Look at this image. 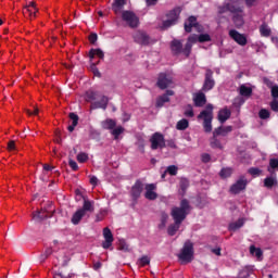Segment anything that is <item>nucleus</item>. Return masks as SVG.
Returning a JSON list of instances; mask_svg holds the SVG:
<instances>
[{
	"label": "nucleus",
	"mask_w": 278,
	"mask_h": 278,
	"mask_svg": "<svg viewBox=\"0 0 278 278\" xmlns=\"http://www.w3.org/2000/svg\"><path fill=\"white\" fill-rule=\"evenodd\" d=\"M227 13L231 14L235 27L240 29L244 25V4H242V0H225L218 7V14Z\"/></svg>",
	"instance_id": "f257e3e1"
},
{
	"label": "nucleus",
	"mask_w": 278,
	"mask_h": 278,
	"mask_svg": "<svg viewBox=\"0 0 278 278\" xmlns=\"http://www.w3.org/2000/svg\"><path fill=\"white\" fill-rule=\"evenodd\" d=\"M190 210H192V206H190V201H188V199H182L180 201V205L174 206L170 211V216L174 223H184V220L188 218Z\"/></svg>",
	"instance_id": "f03ea898"
},
{
	"label": "nucleus",
	"mask_w": 278,
	"mask_h": 278,
	"mask_svg": "<svg viewBox=\"0 0 278 278\" xmlns=\"http://www.w3.org/2000/svg\"><path fill=\"white\" fill-rule=\"evenodd\" d=\"M199 121H203L204 131L211 134L212 131V121H214V105L207 104L205 110H203L198 115Z\"/></svg>",
	"instance_id": "7ed1b4c3"
},
{
	"label": "nucleus",
	"mask_w": 278,
	"mask_h": 278,
	"mask_svg": "<svg viewBox=\"0 0 278 278\" xmlns=\"http://www.w3.org/2000/svg\"><path fill=\"white\" fill-rule=\"evenodd\" d=\"M178 258L182 264H190L192 260H194V244L192 241H186L180 253L178 254Z\"/></svg>",
	"instance_id": "20e7f679"
},
{
	"label": "nucleus",
	"mask_w": 278,
	"mask_h": 278,
	"mask_svg": "<svg viewBox=\"0 0 278 278\" xmlns=\"http://www.w3.org/2000/svg\"><path fill=\"white\" fill-rule=\"evenodd\" d=\"M122 21L130 27V29H136L140 25V17L134 13V11H122Z\"/></svg>",
	"instance_id": "39448f33"
},
{
	"label": "nucleus",
	"mask_w": 278,
	"mask_h": 278,
	"mask_svg": "<svg viewBox=\"0 0 278 278\" xmlns=\"http://www.w3.org/2000/svg\"><path fill=\"white\" fill-rule=\"evenodd\" d=\"M175 81L173 80V76L166 73H160L156 80V87L160 90H166V88H173Z\"/></svg>",
	"instance_id": "423d86ee"
},
{
	"label": "nucleus",
	"mask_w": 278,
	"mask_h": 278,
	"mask_svg": "<svg viewBox=\"0 0 278 278\" xmlns=\"http://www.w3.org/2000/svg\"><path fill=\"white\" fill-rule=\"evenodd\" d=\"M150 142L152 151H157V149H166V139H164V135L161 132H154L150 138Z\"/></svg>",
	"instance_id": "0eeeda50"
},
{
	"label": "nucleus",
	"mask_w": 278,
	"mask_h": 278,
	"mask_svg": "<svg viewBox=\"0 0 278 278\" xmlns=\"http://www.w3.org/2000/svg\"><path fill=\"white\" fill-rule=\"evenodd\" d=\"M214 86H216V80H214V71L206 68L202 92H210V90L214 89Z\"/></svg>",
	"instance_id": "6e6552de"
},
{
	"label": "nucleus",
	"mask_w": 278,
	"mask_h": 278,
	"mask_svg": "<svg viewBox=\"0 0 278 278\" xmlns=\"http://www.w3.org/2000/svg\"><path fill=\"white\" fill-rule=\"evenodd\" d=\"M249 181L244 176H241L233 185L230 187L231 194H240L242 190H247Z\"/></svg>",
	"instance_id": "1a4fd4ad"
},
{
	"label": "nucleus",
	"mask_w": 278,
	"mask_h": 278,
	"mask_svg": "<svg viewBox=\"0 0 278 278\" xmlns=\"http://www.w3.org/2000/svg\"><path fill=\"white\" fill-rule=\"evenodd\" d=\"M134 41L137 42V45H142L143 47H147L149 45L151 38L147 35L144 30H137L132 35Z\"/></svg>",
	"instance_id": "9d476101"
},
{
	"label": "nucleus",
	"mask_w": 278,
	"mask_h": 278,
	"mask_svg": "<svg viewBox=\"0 0 278 278\" xmlns=\"http://www.w3.org/2000/svg\"><path fill=\"white\" fill-rule=\"evenodd\" d=\"M229 36L232 38V40H235V42H237V45H240V47H247V36L240 34L236 29L229 30Z\"/></svg>",
	"instance_id": "9b49d317"
},
{
	"label": "nucleus",
	"mask_w": 278,
	"mask_h": 278,
	"mask_svg": "<svg viewBox=\"0 0 278 278\" xmlns=\"http://www.w3.org/2000/svg\"><path fill=\"white\" fill-rule=\"evenodd\" d=\"M142 190H144V184H142L140 180H136L135 185L131 187L130 190V194L134 201H138V199H140Z\"/></svg>",
	"instance_id": "f8f14e48"
},
{
	"label": "nucleus",
	"mask_w": 278,
	"mask_h": 278,
	"mask_svg": "<svg viewBox=\"0 0 278 278\" xmlns=\"http://www.w3.org/2000/svg\"><path fill=\"white\" fill-rule=\"evenodd\" d=\"M103 238L102 249H110L112 242H114V235H112V230L109 227L103 229Z\"/></svg>",
	"instance_id": "ddd939ff"
},
{
	"label": "nucleus",
	"mask_w": 278,
	"mask_h": 278,
	"mask_svg": "<svg viewBox=\"0 0 278 278\" xmlns=\"http://www.w3.org/2000/svg\"><path fill=\"white\" fill-rule=\"evenodd\" d=\"M110 103V98L108 96H102L100 101H94L91 103V110H108V104Z\"/></svg>",
	"instance_id": "4468645a"
},
{
	"label": "nucleus",
	"mask_w": 278,
	"mask_h": 278,
	"mask_svg": "<svg viewBox=\"0 0 278 278\" xmlns=\"http://www.w3.org/2000/svg\"><path fill=\"white\" fill-rule=\"evenodd\" d=\"M174 94H175V91L170 89L166 90L164 94L160 96L156 99V108H164V103L170 102L169 97H173Z\"/></svg>",
	"instance_id": "2eb2a0df"
},
{
	"label": "nucleus",
	"mask_w": 278,
	"mask_h": 278,
	"mask_svg": "<svg viewBox=\"0 0 278 278\" xmlns=\"http://www.w3.org/2000/svg\"><path fill=\"white\" fill-rule=\"evenodd\" d=\"M156 188L154 184L146 185L144 198L148 199V201H155V199H157V192L154 191Z\"/></svg>",
	"instance_id": "dca6fc26"
},
{
	"label": "nucleus",
	"mask_w": 278,
	"mask_h": 278,
	"mask_svg": "<svg viewBox=\"0 0 278 278\" xmlns=\"http://www.w3.org/2000/svg\"><path fill=\"white\" fill-rule=\"evenodd\" d=\"M170 49L174 55H180V53H184V43L179 39H174L170 42Z\"/></svg>",
	"instance_id": "f3484780"
},
{
	"label": "nucleus",
	"mask_w": 278,
	"mask_h": 278,
	"mask_svg": "<svg viewBox=\"0 0 278 278\" xmlns=\"http://www.w3.org/2000/svg\"><path fill=\"white\" fill-rule=\"evenodd\" d=\"M125 5H127V0H114L112 3V11L114 14H123Z\"/></svg>",
	"instance_id": "a211bd4d"
},
{
	"label": "nucleus",
	"mask_w": 278,
	"mask_h": 278,
	"mask_svg": "<svg viewBox=\"0 0 278 278\" xmlns=\"http://www.w3.org/2000/svg\"><path fill=\"white\" fill-rule=\"evenodd\" d=\"M217 118L222 124L227 123V121L231 118V110H229L228 108L219 110Z\"/></svg>",
	"instance_id": "6ab92c4d"
},
{
	"label": "nucleus",
	"mask_w": 278,
	"mask_h": 278,
	"mask_svg": "<svg viewBox=\"0 0 278 278\" xmlns=\"http://www.w3.org/2000/svg\"><path fill=\"white\" fill-rule=\"evenodd\" d=\"M193 103L195 108H203L205 103H207V98L205 97V93L199 92L193 98Z\"/></svg>",
	"instance_id": "aec40b11"
},
{
	"label": "nucleus",
	"mask_w": 278,
	"mask_h": 278,
	"mask_svg": "<svg viewBox=\"0 0 278 278\" xmlns=\"http://www.w3.org/2000/svg\"><path fill=\"white\" fill-rule=\"evenodd\" d=\"M179 14H181V9L178 7L169 11L166 14V16H167V20L173 21V23H177V20L179 18Z\"/></svg>",
	"instance_id": "412c9836"
},
{
	"label": "nucleus",
	"mask_w": 278,
	"mask_h": 278,
	"mask_svg": "<svg viewBox=\"0 0 278 278\" xmlns=\"http://www.w3.org/2000/svg\"><path fill=\"white\" fill-rule=\"evenodd\" d=\"M48 215L45 211H36L33 213V219L35 223H42V220H47Z\"/></svg>",
	"instance_id": "4be33fe9"
},
{
	"label": "nucleus",
	"mask_w": 278,
	"mask_h": 278,
	"mask_svg": "<svg viewBox=\"0 0 278 278\" xmlns=\"http://www.w3.org/2000/svg\"><path fill=\"white\" fill-rule=\"evenodd\" d=\"M86 216V213L81 211L80 208L76 211L72 216V224L73 225H79L81 223V218Z\"/></svg>",
	"instance_id": "5701e85b"
},
{
	"label": "nucleus",
	"mask_w": 278,
	"mask_h": 278,
	"mask_svg": "<svg viewBox=\"0 0 278 278\" xmlns=\"http://www.w3.org/2000/svg\"><path fill=\"white\" fill-rule=\"evenodd\" d=\"M70 118L72 121V125L67 127V130L70 132H73L75 131V126L79 125V115H77L76 113H70Z\"/></svg>",
	"instance_id": "b1692460"
},
{
	"label": "nucleus",
	"mask_w": 278,
	"mask_h": 278,
	"mask_svg": "<svg viewBox=\"0 0 278 278\" xmlns=\"http://www.w3.org/2000/svg\"><path fill=\"white\" fill-rule=\"evenodd\" d=\"M36 12H38V8L31 9L30 7H24L23 14L24 16H28V18L31 21L36 18Z\"/></svg>",
	"instance_id": "393cba45"
},
{
	"label": "nucleus",
	"mask_w": 278,
	"mask_h": 278,
	"mask_svg": "<svg viewBox=\"0 0 278 278\" xmlns=\"http://www.w3.org/2000/svg\"><path fill=\"white\" fill-rule=\"evenodd\" d=\"M101 127L102 129H108L111 130L114 129L116 127V121L112 119V118H108L105 121L101 122Z\"/></svg>",
	"instance_id": "a878e982"
},
{
	"label": "nucleus",
	"mask_w": 278,
	"mask_h": 278,
	"mask_svg": "<svg viewBox=\"0 0 278 278\" xmlns=\"http://www.w3.org/2000/svg\"><path fill=\"white\" fill-rule=\"evenodd\" d=\"M244 227V219L239 218L237 222L229 224V231H238V229Z\"/></svg>",
	"instance_id": "bb28decb"
},
{
	"label": "nucleus",
	"mask_w": 278,
	"mask_h": 278,
	"mask_svg": "<svg viewBox=\"0 0 278 278\" xmlns=\"http://www.w3.org/2000/svg\"><path fill=\"white\" fill-rule=\"evenodd\" d=\"M97 55V58H99L100 60H103V58H105V53L103 52V50L101 49H91L89 51V58L90 60H94V56Z\"/></svg>",
	"instance_id": "cd10ccee"
},
{
	"label": "nucleus",
	"mask_w": 278,
	"mask_h": 278,
	"mask_svg": "<svg viewBox=\"0 0 278 278\" xmlns=\"http://www.w3.org/2000/svg\"><path fill=\"white\" fill-rule=\"evenodd\" d=\"M260 34L261 36H263V38H268L270 34H273V30L270 29V27H268V24L263 23L260 26Z\"/></svg>",
	"instance_id": "c85d7f7f"
},
{
	"label": "nucleus",
	"mask_w": 278,
	"mask_h": 278,
	"mask_svg": "<svg viewBox=\"0 0 278 278\" xmlns=\"http://www.w3.org/2000/svg\"><path fill=\"white\" fill-rule=\"evenodd\" d=\"M188 127H190V122H188V119H186V118L178 121L176 124V129L178 131H186V129H188Z\"/></svg>",
	"instance_id": "c756f323"
},
{
	"label": "nucleus",
	"mask_w": 278,
	"mask_h": 278,
	"mask_svg": "<svg viewBox=\"0 0 278 278\" xmlns=\"http://www.w3.org/2000/svg\"><path fill=\"white\" fill-rule=\"evenodd\" d=\"M181 227V223L174 222V224H170L167 228L168 236H175L177 233V230Z\"/></svg>",
	"instance_id": "7c9ffc66"
},
{
	"label": "nucleus",
	"mask_w": 278,
	"mask_h": 278,
	"mask_svg": "<svg viewBox=\"0 0 278 278\" xmlns=\"http://www.w3.org/2000/svg\"><path fill=\"white\" fill-rule=\"evenodd\" d=\"M97 97H99V92L93 91V90H88L85 93V99L88 103L92 102V101H97Z\"/></svg>",
	"instance_id": "2f4dec72"
},
{
	"label": "nucleus",
	"mask_w": 278,
	"mask_h": 278,
	"mask_svg": "<svg viewBox=\"0 0 278 278\" xmlns=\"http://www.w3.org/2000/svg\"><path fill=\"white\" fill-rule=\"evenodd\" d=\"M239 92L241 97H251V94H253V89L251 87H247L245 85H241Z\"/></svg>",
	"instance_id": "473e14b6"
},
{
	"label": "nucleus",
	"mask_w": 278,
	"mask_h": 278,
	"mask_svg": "<svg viewBox=\"0 0 278 278\" xmlns=\"http://www.w3.org/2000/svg\"><path fill=\"white\" fill-rule=\"evenodd\" d=\"M80 211L84 212L85 214L86 212H94V206H92V202L90 200L84 199V204Z\"/></svg>",
	"instance_id": "72a5a7b5"
},
{
	"label": "nucleus",
	"mask_w": 278,
	"mask_h": 278,
	"mask_svg": "<svg viewBox=\"0 0 278 278\" xmlns=\"http://www.w3.org/2000/svg\"><path fill=\"white\" fill-rule=\"evenodd\" d=\"M50 255H53V249L52 248H47L42 254L39 256V262L40 264L45 263V261L50 257Z\"/></svg>",
	"instance_id": "f704fd0d"
},
{
	"label": "nucleus",
	"mask_w": 278,
	"mask_h": 278,
	"mask_svg": "<svg viewBox=\"0 0 278 278\" xmlns=\"http://www.w3.org/2000/svg\"><path fill=\"white\" fill-rule=\"evenodd\" d=\"M250 253H251V255H255V257H257V260H260L262 257V255H264V253L262 252V249L255 248V245L250 247Z\"/></svg>",
	"instance_id": "c9c22d12"
},
{
	"label": "nucleus",
	"mask_w": 278,
	"mask_h": 278,
	"mask_svg": "<svg viewBox=\"0 0 278 278\" xmlns=\"http://www.w3.org/2000/svg\"><path fill=\"white\" fill-rule=\"evenodd\" d=\"M179 186H180V190H182L185 194L186 190L190 188V180H188V178H180Z\"/></svg>",
	"instance_id": "e433bc0d"
},
{
	"label": "nucleus",
	"mask_w": 278,
	"mask_h": 278,
	"mask_svg": "<svg viewBox=\"0 0 278 278\" xmlns=\"http://www.w3.org/2000/svg\"><path fill=\"white\" fill-rule=\"evenodd\" d=\"M123 131H125V128H123V126H117L116 128L111 130L112 136H114V140H118V137L121 136V134H123Z\"/></svg>",
	"instance_id": "4c0bfd02"
},
{
	"label": "nucleus",
	"mask_w": 278,
	"mask_h": 278,
	"mask_svg": "<svg viewBox=\"0 0 278 278\" xmlns=\"http://www.w3.org/2000/svg\"><path fill=\"white\" fill-rule=\"evenodd\" d=\"M231 168L226 167V168H222V170L219 172V177H222V179H227V177H231Z\"/></svg>",
	"instance_id": "58836bf2"
},
{
	"label": "nucleus",
	"mask_w": 278,
	"mask_h": 278,
	"mask_svg": "<svg viewBox=\"0 0 278 278\" xmlns=\"http://www.w3.org/2000/svg\"><path fill=\"white\" fill-rule=\"evenodd\" d=\"M76 160L77 162H79V164H86V161L89 160L88 153L86 152L78 153L76 156Z\"/></svg>",
	"instance_id": "ea45409f"
},
{
	"label": "nucleus",
	"mask_w": 278,
	"mask_h": 278,
	"mask_svg": "<svg viewBox=\"0 0 278 278\" xmlns=\"http://www.w3.org/2000/svg\"><path fill=\"white\" fill-rule=\"evenodd\" d=\"M178 170H179V167H177L176 165H169L167 166L165 173H168V175H170L172 177H175Z\"/></svg>",
	"instance_id": "a19ab883"
},
{
	"label": "nucleus",
	"mask_w": 278,
	"mask_h": 278,
	"mask_svg": "<svg viewBox=\"0 0 278 278\" xmlns=\"http://www.w3.org/2000/svg\"><path fill=\"white\" fill-rule=\"evenodd\" d=\"M182 53L186 58H190V53H192V43L187 41L185 48H182Z\"/></svg>",
	"instance_id": "79ce46f5"
},
{
	"label": "nucleus",
	"mask_w": 278,
	"mask_h": 278,
	"mask_svg": "<svg viewBox=\"0 0 278 278\" xmlns=\"http://www.w3.org/2000/svg\"><path fill=\"white\" fill-rule=\"evenodd\" d=\"M198 42H212L210 34H201L198 36Z\"/></svg>",
	"instance_id": "37998d69"
},
{
	"label": "nucleus",
	"mask_w": 278,
	"mask_h": 278,
	"mask_svg": "<svg viewBox=\"0 0 278 278\" xmlns=\"http://www.w3.org/2000/svg\"><path fill=\"white\" fill-rule=\"evenodd\" d=\"M275 184H277V180H275V178H273V177H267L264 179L265 188H273V186H275Z\"/></svg>",
	"instance_id": "c03bdc74"
},
{
	"label": "nucleus",
	"mask_w": 278,
	"mask_h": 278,
	"mask_svg": "<svg viewBox=\"0 0 278 278\" xmlns=\"http://www.w3.org/2000/svg\"><path fill=\"white\" fill-rule=\"evenodd\" d=\"M149 264H151V258L147 255H143L139 258V266H149Z\"/></svg>",
	"instance_id": "a18cd8bd"
},
{
	"label": "nucleus",
	"mask_w": 278,
	"mask_h": 278,
	"mask_svg": "<svg viewBox=\"0 0 278 278\" xmlns=\"http://www.w3.org/2000/svg\"><path fill=\"white\" fill-rule=\"evenodd\" d=\"M258 116H260V118H262V121H266V118H270V111L266 110V109H262L258 112Z\"/></svg>",
	"instance_id": "49530a36"
},
{
	"label": "nucleus",
	"mask_w": 278,
	"mask_h": 278,
	"mask_svg": "<svg viewBox=\"0 0 278 278\" xmlns=\"http://www.w3.org/2000/svg\"><path fill=\"white\" fill-rule=\"evenodd\" d=\"M211 147H212V149H223V144L220 143V140H218L214 136H213V138L211 140Z\"/></svg>",
	"instance_id": "de8ad7c7"
},
{
	"label": "nucleus",
	"mask_w": 278,
	"mask_h": 278,
	"mask_svg": "<svg viewBox=\"0 0 278 278\" xmlns=\"http://www.w3.org/2000/svg\"><path fill=\"white\" fill-rule=\"evenodd\" d=\"M185 116L188 118H193L194 117V110L192 109V104H189L184 113Z\"/></svg>",
	"instance_id": "09e8293b"
},
{
	"label": "nucleus",
	"mask_w": 278,
	"mask_h": 278,
	"mask_svg": "<svg viewBox=\"0 0 278 278\" xmlns=\"http://www.w3.org/2000/svg\"><path fill=\"white\" fill-rule=\"evenodd\" d=\"M248 173L250 175H252V177H260V175H262V169L257 168V167H251Z\"/></svg>",
	"instance_id": "8fccbe9b"
},
{
	"label": "nucleus",
	"mask_w": 278,
	"mask_h": 278,
	"mask_svg": "<svg viewBox=\"0 0 278 278\" xmlns=\"http://www.w3.org/2000/svg\"><path fill=\"white\" fill-rule=\"evenodd\" d=\"M270 168H273V170H275V168H278V159L269 160L268 173H270Z\"/></svg>",
	"instance_id": "3c124183"
},
{
	"label": "nucleus",
	"mask_w": 278,
	"mask_h": 278,
	"mask_svg": "<svg viewBox=\"0 0 278 278\" xmlns=\"http://www.w3.org/2000/svg\"><path fill=\"white\" fill-rule=\"evenodd\" d=\"M173 25H176V23L167 18L166 21H163L162 29H168V27H173Z\"/></svg>",
	"instance_id": "603ef678"
},
{
	"label": "nucleus",
	"mask_w": 278,
	"mask_h": 278,
	"mask_svg": "<svg viewBox=\"0 0 278 278\" xmlns=\"http://www.w3.org/2000/svg\"><path fill=\"white\" fill-rule=\"evenodd\" d=\"M271 97L273 100H277L278 99V85H274L271 88Z\"/></svg>",
	"instance_id": "864d4df0"
},
{
	"label": "nucleus",
	"mask_w": 278,
	"mask_h": 278,
	"mask_svg": "<svg viewBox=\"0 0 278 278\" xmlns=\"http://www.w3.org/2000/svg\"><path fill=\"white\" fill-rule=\"evenodd\" d=\"M213 136L214 138L218 137V136H225V132L223 130V126L217 127L214 131H213Z\"/></svg>",
	"instance_id": "5fc2aeb1"
},
{
	"label": "nucleus",
	"mask_w": 278,
	"mask_h": 278,
	"mask_svg": "<svg viewBox=\"0 0 278 278\" xmlns=\"http://www.w3.org/2000/svg\"><path fill=\"white\" fill-rule=\"evenodd\" d=\"M187 21L190 23V25H193L194 27H199V23L197 22V16L191 15L188 17Z\"/></svg>",
	"instance_id": "6e6d98bb"
},
{
	"label": "nucleus",
	"mask_w": 278,
	"mask_h": 278,
	"mask_svg": "<svg viewBox=\"0 0 278 278\" xmlns=\"http://www.w3.org/2000/svg\"><path fill=\"white\" fill-rule=\"evenodd\" d=\"M187 42H190V45H194V43L199 42V36H197V35L189 36Z\"/></svg>",
	"instance_id": "4d7b16f0"
},
{
	"label": "nucleus",
	"mask_w": 278,
	"mask_h": 278,
	"mask_svg": "<svg viewBox=\"0 0 278 278\" xmlns=\"http://www.w3.org/2000/svg\"><path fill=\"white\" fill-rule=\"evenodd\" d=\"M119 251H129V245L125 240H119Z\"/></svg>",
	"instance_id": "13d9d810"
},
{
	"label": "nucleus",
	"mask_w": 278,
	"mask_h": 278,
	"mask_svg": "<svg viewBox=\"0 0 278 278\" xmlns=\"http://www.w3.org/2000/svg\"><path fill=\"white\" fill-rule=\"evenodd\" d=\"M68 164L72 170H79V165H77V162L73 161V159H70Z\"/></svg>",
	"instance_id": "bf43d9fd"
},
{
	"label": "nucleus",
	"mask_w": 278,
	"mask_h": 278,
	"mask_svg": "<svg viewBox=\"0 0 278 278\" xmlns=\"http://www.w3.org/2000/svg\"><path fill=\"white\" fill-rule=\"evenodd\" d=\"M97 40H99V36L97 35V33H92L89 35V42L91 45H94V42H97Z\"/></svg>",
	"instance_id": "052dcab7"
},
{
	"label": "nucleus",
	"mask_w": 278,
	"mask_h": 278,
	"mask_svg": "<svg viewBox=\"0 0 278 278\" xmlns=\"http://www.w3.org/2000/svg\"><path fill=\"white\" fill-rule=\"evenodd\" d=\"M8 151H16V142L14 140L8 142Z\"/></svg>",
	"instance_id": "680f3d73"
},
{
	"label": "nucleus",
	"mask_w": 278,
	"mask_h": 278,
	"mask_svg": "<svg viewBox=\"0 0 278 278\" xmlns=\"http://www.w3.org/2000/svg\"><path fill=\"white\" fill-rule=\"evenodd\" d=\"M270 110H273V112H278V100H273L270 103Z\"/></svg>",
	"instance_id": "e2e57ef3"
},
{
	"label": "nucleus",
	"mask_w": 278,
	"mask_h": 278,
	"mask_svg": "<svg viewBox=\"0 0 278 278\" xmlns=\"http://www.w3.org/2000/svg\"><path fill=\"white\" fill-rule=\"evenodd\" d=\"M201 160H202L203 164H207L210 162V160H212V156L207 153H203L201 155Z\"/></svg>",
	"instance_id": "0e129e2a"
},
{
	"label": "nucleus",
	"mask_w": 278,
	"mask_h": 278,
	"mask_svg": "<svg viewBox=\"0 0 278 278\" xmlns=\"http://www.w3.org/2000/svg\"><path fill=\"white\" fill-rule=\"evenodd\" d=\"M192 27L194 26L190 24L188 21L185 22V31H187V34H190L192 31Z\"/></svg>",
	"instance_id": "69168bd1"
},
{
	"label": "nucleus",
	"mask_w": 278,
	"mask_h": 278,
	"mask_svg": "<svg viewBox=\"0 0 278 278\" xmlns=\"http://www.w3.org/2000/svg\"><path fill=\"white\" fill-rule=\"evenodd\" d=\"M263 84H265V86H267V88H273L275 86L273 80H270L266 77L263 78Z\"/></svg>",
	"instance_id": "338daca9"
},
{
	"label": "nucleus",
	"mask_w": 278,
	"mask_h": 278,
	"mask_svg": "<svg viewBox=\"0 0 278 278\" xmlns=\"http://www.w3.org/2000/svg\"><path fill=\"white\" fill-rule=\"evenodd\" d=\"M161 223H168V213L161 212Z\"/></svg>",
	"instance_id": "774afa93"
}]
</instances>
